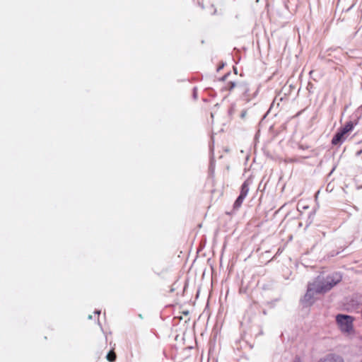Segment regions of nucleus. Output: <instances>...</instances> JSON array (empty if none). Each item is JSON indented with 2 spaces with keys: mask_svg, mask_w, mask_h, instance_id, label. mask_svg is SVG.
I'll use <instances>...</instances> for the list:
<instances>
[{
  "mask_svg": "<svg viewBox=\"0 0 362 362\" xmlns=\"http://www.w3.org/2000/svg\"><path fill=\"white\" fill-rule=\"evenodd\" d=\"M341 280V276L338 273H334L322 281L317 278L313 283L308 286V291L305 295V300L308 301L315 293H322L327 292Z\"/></svg>",
  "mask_w": 362,
  "mask_h": 362,
  "instance_id": "f257e3e1",
  "label": "nucleus"
},
{
  "mask_svg": "<svg viewBox=\"0 0 362 362\" xmlns=\"http://www.w3.org/2000/svg\"><path fill=\"white\" fill-rule=\"evenodd\" d=\"M336 320L341 332L347 335L354 333L352 317L346 315H338L336 317Z\"/></svg>",
  "mask_w": 362,
  "mask_h": 362,
  "instance_id": "f03ea898",
  "label": "nucleus"
},
{
  "mask_svg": "<svg viewBox=\"0 0 362 362\" xmlns=\"http://www.w3.org/2000/svg\"><path fill=\"white\" fill-rule=\"evenodd\" d=\"M319 362H344V358L337 354H328Z\"/></svg>",
  "mask_w": 362,
  "mask_h": 362,
  "instance_id": "7ed1b4c3",
  "label": "nucleus"
},
{
  "mask_svg": "<svg viewBox=\"0 0 362 362\" xmlns=\"http://www.w3.org/2000/svg\"><path fill=\"white\" fill-rule=\"evenodd\" d=\"M212 1L213 0H202V2L199 3L203 8L207 10L209 14H214L216 13V9L214 8Z\"/></svg>",
  "mask_w": 362,
  "mask_h": 362,
  "instance_id": "20e7f679",
  "label": "nucleus"
},
{
  "mask_svg": "<svg viewBox=\"0 0 362 362\" xmlns=\"http://www.w3.org/2000/svg\"><path fill=\"white\" fill-rule=\"evenodd\" d=\"M345 135L346 134L341 130H340L338 133L336 134L334 137L332 139V144L337 145L341 142L344 139Z\"/></svg>",
  "mask_w": 362,
  "mask_h": 362,
  "instance_id": "39448f33",
  "label": "nucleus"
},
{
  "mask_svg": "<svg viewBox=\"0 0 362 362\" xmlns=\"http://www.w3.org/2000/svg\"><path fill=\"white\" fill-rule=\"evenodd\" d=\"M354 125L351 122H347L346 125L341 129L345 134L352 130Z\"/></svg>",
  "mask_w": 362,
  "mask_h": 362,
  "instance_id": "423d86ee",
  "label": "nucleus"
},
{
  "mask_svg": "<svg viewBox=\"0 0 362 362\" xmlns=\"http://www.w3.org/2000/svg\"><path fill=\"white\" fill-rule=\"evenodd\" d=\"M117 356L114 350H111L109 351V353L106 356V358L107 361L112 362L116 360Z\"/></svg>",
  "mask_w": 362,
  "mask_h": 362,
  "instance_id": "0eeeda50",
  "label": "nucleus"
},
{
  "mask_svg": "<svg viewBox=\"0 0 362 362\" xmlns=\"http://www.w3.org/2000/svg\"><path fill=\"white\" fill-rule=\"evenodd\" d=\"M248 191H249L248 185H247V182H244L243 185H242L241 192H240V195L245 197L248 193Z\"/></svg>",
  "mask_w": 362,
  "mask_h": 362,
  "instance_id": "6e6552de",
  "label": "nucleus"
},
{
  "mask_svg": "<svg viewBox=\"0 0 362 362\" xmlns=\"http://www.w3.org/2000/svg\"><path fill=\"white\" fill-rule=\"evenodd\" d=\"M245 198V197L240 195L235 202L234 206L236 208L240 207Z\"/></svg>",
  "mask_w": 362,
  "mask_h": 362,
  "instance_id": "1a4fd4ad",
  "label": "nucleus"
},
{
  "mask_svg": "<svg viewBox=\"0 0 362 362\" xmlns=\"http://www.w3.org/2000/svg\"><path fill=\"white\" fill-rule=\"evenodd\" d=\"M293 362H301V361H300V358H296L293 361Z\"/></svg>",
  "mask_w": 362,
  "mask_h": 362,
  "instance_id": "9d476101",
  "label": "nucleus"
}]
</instances>
